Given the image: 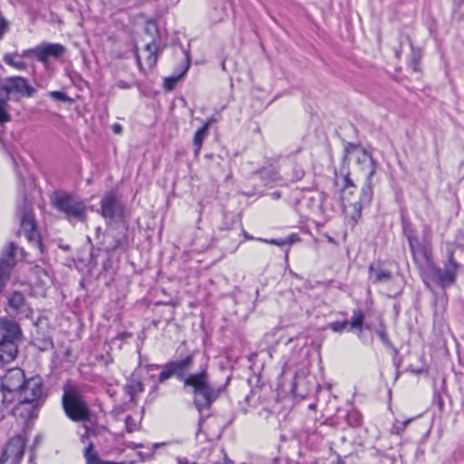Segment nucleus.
<instances>
[{
    "label": "nucleus",
    "instance_id": "1",
    "mask_svg": "<svg viewBox=\"0 0 464 464\" xmlns=\"http://www.w3.org/2000/svg\"><path fill=\"white\" fill-rule=\"evenodd\" d=\"M186 387H190L194 395V404L198 412L208 408L218 398L220 390L214 389L208 382L207 367L201 368L198 372L193 373L186 380Z\"/></svg>",
    "mask_w": 464,
    "mask_h": 464
},
{
    "label": "nucleus",
    "instance_id": "2",
    "mask_svg": "<svg viewBox=\"0 0 464 464\" xmlns=\"http://www.w3.org/2000/svg\"><path fill=\"white\" fill-rule=\"evenodd\" d=\"M54 207L65 214L70 222L84 221L86 218V205L78 198L67 193L55 194Z\"/></svg>",
    "mask_w": 464,
    "mask_h": 464
},
{
    "label": "nucleus",
    "instance_id": "3",
    "mask_svg": "<svg viewBox=\"0 0 464 464\" xmlns=\"http://www.w3.org/2000/svg\"><path fill=\"white\" fill-rule=\"evenodd\" d=\"M26 379L24 371L20 368L9 369L1 378V392L3 393V402L10 403L15 396H18Z\"/></svg>",
    "mask_w": 464,
    "mask_h": 464
},
{
    "label": "nucleus",
    "instance_id": "4",
    "mask_svg": "<svg viewBox=\"0 0 464 464\" xmlns=\"http://www.w3.org/2000/svg\"><path fill=\"white\" fill-rule=\"evenodd\" d=\"M63 405L66 415L74 421H82L89 418L90 411L87 404L74 390L64 391Z\"/></svg>",
    "mask_w": 464,
    "mask_h": 464
},
{
    "label": "nucleus",
    "instance_id": "5",
    "mask_svg": "<svg viewBox=\"0 0 464 464\" xmlns=\"http://www.w3.org/2000/svg\"><path fill=\"white\" fill-rule=\"evenodd\" d=\"M194 362L193 354H189L183 359L171 361L163 366L162 372L159 375V381L163 382L171 376H176L179 381L184 382L186 387V380L189 379L192 374H188Z\"/></svg>",
    "mask_w": 464,
    "mask_h": 464
},
{
    "label": "nucleus",
    "instance_id": "6",
    "mask_svg": "<svg viewBox=\"0 0 464 464\" xmlns=\"http://www.w3.org/2000/svg\"><path fill=\"white\" fill-rule=\"evenodd\" d=\"M17 217L20 220L21 231L24 233L27 239L40 245L32 203L28 202L26 198H24L23 206L18 207Z\"/></svg>",
    "mask_w": 464,
    "mask_h": 464
},
{
    "label": "nucleus",
    "instance_id": "7",
    "mask_svg": "<svg viewBox=\"0 0 464 464\" xmlns=\"http://www.w3.org/2000/svg\"><path fill=\"white\" fill-rule=\"evenodd\" d=\"M2 89L7 95L6 99L15 101H19L23 97H32L35 92V89L29 84L28 81L20 76L6 78Z\"/></svg>",
    "mask_w": 464,
    "mask_h": 464
},
{
    "label": "nucleus",
    "instance_id": "8",
    "mask_svg": "<svg viewBox=\"0 0 464 464\" xmlns=\"http://www.w3.org/2000/svg\"><path fill=\"white\" fill-rule=\"evenodd\" d=\"M430 268L432 277L440 286L446 288L454 285L459 265L455 261L452 253L450 254L448 263L444 268L436 267L433 265Z\"/></svg>",
    "mask_w": 464,
    "mask_h": 464
},
{
    "label": "nucleus",
    "instance_id": "9",
    "mask_svg": "<svg viewBox=\"0 0 464 464\" xmlns=\"http://www.w3.org/2000/svg\"><path fill=\"white\" fill-rule=\"evenodd\" d=\"M25 441L22 435H15L10 439L3 450L0 464H19L24 450Z\"/></svg>",
    "mask_w": 464,
    "mask_h": 464
},
{
    "label": "nucleus",
    "instance_id": "10",
    "mask_svg": "<svg viewBox=\"0 0 464 464\" xmlns=\"http://www.w3.org/2000/svg\"><path fill=\"white\" fill-rule=\"evenodd\" d=\"M65 47L61 44H44L32 49L25 50L24 54H33L43 63L49 58L58 59L65 53Z\"/></svg>",
    "mask_w": 464,
    "mask_h": 464
},
{
    "label": "nucleus",
    "instance_id": "11",
    "mask_svg": "<svg viewBox=\"0 0 464 464\" xmlns=\"http://www.w3.org/2000/svg\"><path fill=\"white\" fill-rule=\"evenodd\" d=\"M19 397L41 404L44 398L43 380L40 376H34L25 381L21 389Z\"/></svg>",
    "mask_w": 464,
    "mask_h": 464
},
{
    "label": "nucleus",
    "instance_id": "12",
    "mask_svg": "<svg viewBox=\"0 0 464 464\" xmlns=\"http://www.w3.org/2000/svg\"><path fill=\"white\" fill-rule=\"evenodd\" d=\"M13 401H16L15 405L12 408V414L24 421L36 417L37 410L41 404L28 401V399L15 396Z\"/></svg>",
    "mask_w": 464,
    "mask_h": 464
},
{
    "label": "nucleus",
    "instance_id": "13",
    "mask_svg": "<svg viewBox=\"0 0 464 464\" xmlns=\"http://www.w3.org/2000/svg\"><path fill=\"white\" fill-rule=\"evenodd\" d=\"M347 153H353L356 157V162L361 166L366 176L373 177L376 172V162L372 157L363 149L355 145L349 144L345 149Z\"/></svg>",
    "mask_w": 464,
    "mask_h": 464
},
{
    "label": "nucleus",
    "instance_id": "14",
    "mask_svg": "<svg viewBox=\"0 0 464 464\" xmlns=\"http://www.w3.org/2000/svg\"><path fill=\"white\" fill-rule=\"evenodd\" d=\"M408 240L413 260L418 265V266L430 267L432 266L430 250L427 246H422L416 238L412 237H409Z\"/></svg>",
    "mask_w": 464,
    "mask_h": 464
},
{
    "label": "nucleus",
    "instance_id": "15",
    "mask_svg": "<svg viewBox=\"0 0 464 464\" xmlns=\"http://www.w3.org/2000/svg\"><path fill=\"white\" fill-rule=\"evenodd\" d=\"M0 333L3 335V341L0 344H15V342L21 337L22 332L18 324L6 317L0 318Z\"/></svg>",
    "mask_w": 464,
    "mask_h": 464
},
{
    "label": "nucleus",
    "instance_id": "16",
    "mask_svg": "<svg viewBox=\"0 0 464 464\" xmlns=\"http://www.w3.org/2000/svg\"><path fill=\"white\" fill-rule=\"evenodd\" d=\"M121 205L117 201L113 192H110L101 201V214L106 219H112L118 211L121 210Z\"/></svg>",
    "mask_w": 464,
    "mask_h": 464
},
{
    "label": "nucleus",
    "instance_id": "17",
    "mask_svg": "<svg viewBox=\"0 0 464 464\" xmlns=\"http://www.w3.org/2000/svg\"><path fill=\"white\" fill-rule=\"evenodd\" d=\"M8 305L16 313L24 314L28 317L32 311L29 305L26 304L24 295L20 292L14 291L10 294L8 297Z\"/></svg>",
    "mask_w": 464,
    "mask_h": 464
},
{
    "label": "nucleus",
    "instance_id": "18",
    "mask_svg": "<svg viewBox=\"0 0 464 464\" xmlns=\"http://www.w3.org/2000/svg\"><path fill=\"white\" fill-rule=\"evenodd\" d=\"M362 208V205L361 203H350L348 202L346 196H343V211L346 218L349 220L352 226H354L361 218Z\"/></svg>",
    "mask_w": 464,
    "mask_h": 464
},
{
    "label": "nucleus",
    "instance_id": "19",
    "mask_svg": "<svg viewBox=\"0 0 464 464\" xmlns=\"http://www.w3.org/2000/svg\"><path fill=\"white\" fill-rule=\"evenodd\" d=\"M25 50L22 53H5L3 57L4 62L18 71H24L27 69V64L24 62V58L30 56L31 54H24Z\"/></svg>",
    "mask_w": 464,
    "mask_h": 464
},
{
    "label": "nucleus",
    "instance_id": "20",
    "mask_svg": "<svg viewBox=\"0 0 464 464\" xmlns=\"http://www.w3.org/2000/svg\"><path fill=\"white\" fill-rule=\"evenodd\" d=\"M370 280L373 284L387 283L392 279V273L380 266L371 265L369 267Z\"/></svg>",
    "mask_w": 464,
    "mask_h": 464
},
{
    "label": "nucleus",
    "instance_id": "21",
    "mask_svg": "<svg viewBox=\"0 0 464 464\" xmlns=\"http://www.w3.org/2000/svg\"><path fill=\"white\" fill-rule=\"evenodd\" d=\"M34 284L42 288L45 289L52 285L53 278L50 274L44 268L36 266L34 269Z\"/></svg>",
    "mask_w": 464,
    "mask_h": 464
},
{
    "label": "nucleus",
    "instance_id": "22",
    "mask_svg": "<svg viewBox=\"0 0 464 464\" xmlns=\"http://www.w3.org/2000/svg\"><path fill=\"white\" fill-rule=\"evenodd\" d=\"M17 354V345L16 344H0V368L4 366L5 363L12 362Z\"/></svg>",
    "mask_w": 464,
    "mask_h": 464
},
{
    "label": "nucleus",
    "instance_id": "23",
    "mask_svg": "<svg viewBox=\"0 0 464 464\" xmlns=\"http://www.w3.org/2000/svg\"><path fill=\"white\" fill-rule=\"evenodd\" d=\"M372 177L366 176L364 186L362 188L361 198L359 203L368 205L372 198Z\"/></svg>",
    "mask_w": 464,
    "mask_h": 464
},
{
    "label": "nucleus",
    "instance_id": "24",
    "mask_svg": "<svg viewBox=\"0 0 464 464\" xmlns=\"http://www.w3.org/2000/svg\"><path fill=\"white\" fill-rule=\"evenodd\" d=\"M145 61L148 68L151 69L157 63V46L154 43L147 44L144 49Z\"/></svg>",
    "mask_w": 464,
    "mask_h": 464
},
{
    "label": "nucleus",
    "instance_id": "25",
    "mask_svg": "<svg viewBox=\"0 0 464 464\" xmlns=\"http://www.w3.org/2000/svg\"><path fill=\"white\" fill-rule=\"evenodd\" d=\"M208 130V123H205L194 135L193 143L196 147L195 154L198 155L201 150L203 140L207 136Z\"/></svg>",
    "mask_w": 464,
    "mask_h": 464
},
{
    "label": "nucleus",
    "instance_id": "26",
    "mask_svg": "<svg viewBox=\"0 0 464 464\" xmlns=\"http://www.w3.org/2000/svg\"><path fill=\"white\" fill-rule=\"evenodd\" d=\"M364 314L362 310L358 309L353 311L351 321L349 322V330L359 329L362 330Z\"/></svg>",
    "mask_w": 464,
    "mask_h": 464
},
{
    "label": "nucleus",
    "instance_id": "27",
    "mask_svg": "<svg viewBox=\"0 0 464 464\" xmlns=\"http://www.w3.org/2000/svg\"><path fill=\"white\" fill-rule=\"evenodd\" d=\"M84 458L87 464H102V460L93 450V444L90 443L84 450Z\"/></svg>",
    "mask_w": 464,
    "mask_h": 464
},
{
    "label": "nucleus",
    "instance_id": "28",
    "mask_svg": "<svg viewBox=\"0 0 464 464\" xmlns=\"http://www.w3.org/2000/svg\"><path fill=\"white\" fill-rule=\"evenodd\" d=\"M140 418L127 416L125 419V426L128 432L131 433L140 429Z\"/></svg>",
    "mask_w": 464,
    "mask_h": 464
},
{
    "label": "nucleus",
    "instance_id": "29",
    "mask_svg": "<svg viewBox=\"0 0 464 464\" xmlns=\"http://www.w3.org/2000/svg\"><path fill=\"white\" fill-rule=\"evenodd\" d=\"M8 99L0 100V123L7 122L11 120V116L8 113Z\"/></svg>",
    "mask_w": 464,
    "mask_h": 464
},
{
    "label": "nucleus",
    "instance_id": "30",
    "mask_svg": "<svg viewBox=\"0 0 464 464\" xmlns=\"http://www.w3.org/2000/svg\"><path fill=\"white\" fill-rule=\"evenodd\" d=\"M347 422L350 426L357 427L362 423V416L356 411H352L347 414Z\"/></svg>",
    "mask_w": 464,
    "mask_h": 464
},
{
    "label": "nucleus",
    "instance_id": "31",
    "mask_svg": "<svg viewBox=\"0 0 464 464\" xmlns=\"http://www.w3.org/2000/svg\"><path fill=\"white\" fill-rule=\"evenodd\" d=\"M349 322L348 321H337L328 324L327 328L331 329L332 331L335 333H342L345 329L348 328Z\"/></svg>",
    "mask_w": 464,
    "mask_h": 464
},
{
    "label": "nucleus",
    "instance_id": "32",
    "mask_svg": "<svg viewBox=\"0 0 464 464\" xmlns=\"http://www.w3.org/2000/svg\"><path fill=\"white\" fill-rule=\"evenodd\" d=\"M411 420H412L411 419H408L401 422L396 421L392 428V432L393 434H397V435L401 434L405 430L406 427L411 423Z\"/></svg>",
    "mask_w": 464,
    "mask_h": 464
},
{
    "label": "nucleus",
    "instance_id": "33",
    "mask_svg": "<svg viewBox=\"0 0 464 464\" xmlns=\"http://www.w3.org/2000/svg\"><path fill=\"white\" fill-rule=\"evenodd\" d=\"M49 95L56 101L69 102L71 99L63 92L53 91L49 92Z\"/></svg>",
    "mask_w": 464,
    "mask_h": 464
},
{
    "label": "nucleus",
    "instance_id": "34",
    "mask_svg": "<svg viewBox=\"0 0 464 464\" xmlns=\"http://www.w3.org/2000/svg\"><path fill=\"white\" fill-rule=\"evenodd\" d=\"M8 29L7 22L5 20L4 17L0 15V39L3 37V35L5 34V32Z\"/></svg>",
    "mask_w": 464,
    "mask_h": 464
},
{
    "label": "nucleus",
    "instance_id": "35",
    "mask_svg": "<svg viewBox=\"0 0 464 464\" xmlns=\"http://www.w3.org/2000/svg\"><path fill=\"white\" fill-rule=\"evenodd\" d=\"M138 456L140 458V459L142 461L144 460H149L150 459H152V457L154 456V451H149V452H138L137 453Z\"/></svg>",
    "mask_w": 464,
    "mask_h": 464
},
{
    "label": "nucleus",
    "instance_id": "36",
    "mask_svg": "<svg viewBox=\"0 0 464 464\" xmlns=\"http://www.w3.org/2000/svg\"><path fill=\"white\" fill-rule=\"evenodd\" d=\"M265 242L266 243H269L271 245H276V246H283L285 245L286 242H288L289 240H284V239H270V240H264Z\"/></svg>",
    "mask_w": 464,
    "mask_h": 464
},
{
    "label": "nucleus",
    "instance_id": "37",
    "mask_svg": "<svg viewBox=\"0 0 464 464\" xmlns=\"http://www.w3.org/2000/svg\"><path fill=\"white\" fill-rule=\"evenodd\" d=\"M344 181H345V190H347L349 188L354 187L353 180L349 177H345ZM345 194H346V191H344V195Z\"/></svg>",
    "mask_w": 464,
    "mask_h": 464
},
{
    "label": "nucleus",
    "instance_id": "38",
    "mask_svg": "<svg viewBox=\"0 0 464 464\" xmlns=\"http://www.w3.org/2000/svg\"><path fill=\"white\" fill-rule=\"evenodd\" d=\"M378 335L380 337V339L384 343H389V340H388V337H387V334L384 331H379L378 332Z\"/></svg>",
    "mask_w": 464,
    "mask_h": 464
},
{
    "label": "nucleus",
    "instance_id": "39",
    "mask_svg": "<svg viewBox=\"0 0 464 464\" xmlns=\"http://www.w3.org/2000/svg\"><path fill=\"white\" fill-rule=\"evenodd\" d=\"M127 447H128V448H130V449H131V450H135V449H137V448H141V447H142V444H140H140H137V443H135V442H129V443L127 444Z\"/></svg>",
    "mask_w": 464,
    "mask_h": 464
},
{
    "label": "nucleus",
    "instance_id": "40",
    "mask_svg": "<svg viewBox=\"0 0 464 464\" xmlns=\"http://www.w3.org/2000/svg\"><path fill=\"white\" fill-rule=\"evenodd\" d=\"M142 390H143L142 384L140 382H137L135 384V391L138 392H142Z\"/></svg>",
    "mask_w": 464,
    "mask_h": 464
},
{
    "label": "nucleus",
    "instance_id": "41",
    "mask_svg": "<svg viewBox=\"0 0 464 464\" xmlns=\"http://www.w3.org/2000/svg\"><path fill=\"white\" fill-rule=\"evenodd\" d=\"M136 58H137V63H138V64H139L140 69L141 71H143L144 69H143V66H142V63H141V61H140V59H141L140 55V54H137V55H136Z\"/></svg>",
    "mask_w": 464,
    "mask_h": 464
},
{
    "label": "nucleus",
    "instance_id": "42",
    "mask_svg": "<svg viewBox=\"0 0 464 464\" xmlns=\"http://www.w3.org/2000/svg\"><path fill=\"white\" fill-rule=\"evenodd\" d=\"M185 55H186V60H187V65H186V68H185V70H184V72H183V74H184V73L187 72V70L188 69V67H189V63H190V62H189V57H188V53H185Z\"/></svg>",
    "mask_w": 464,
    "mask_h": 464
},
{
    "label": "nucleus",
    "instance_id": "43",
    "mask_svg": "<svg viewBox=\"0 0 464 464\" xmlns=\"http://www.w3.org/2000/svg\"><path fill=\"white\" fill-rule=\"evenodd\" d=\"M178 462H179V464H195V463H189L187 459H180V458L178 459Z\"/></svg>",
    "mask_w": 464,
    "mask_h": 464
},
{
    "label": "nucleus",
    "instance_id": "44",
    "mask_svg": "<svg viewBox=\"0 0 464 464\" xmlns=\"http://www.w3.org/2000/svg\"><path fill=\"white\" fill-rule=\"evenodd\" d=\"M161 445H163V443H154V444L152 445V449H151L150 451H154V452H155V450H156L158 448H160Z\"/></svg>",
    "mask_w": 464,
    "mask_h": 464
},
{
    "label": "nucleus",
    "instance_id": "45",
    "mask_svg": "<svg viewBox=\"0 0 464 464\" xmlns=\"http://www.w3.org/2000/svg\"><path fill=\"white\" fill-rule=\"evenodd\" d=\"M113 130L116 133H121V127L119 124L114 125Z\"/></svg>",
    "mask_w": 464,
    "mask_h": 464
},
{
    "label": "nucleus",
    "instance_id": "46",
    "mask_svg": "<svg viewBox=\"0 0 464 464\" xmlns=\"http://www.w3.org/2000/svg\"><path fill=\"white\" fill-rule=\"evenodd\" d=\"M102 464H124V462H113V461L102 460Z\"/></svg>",
    "mask_w": 464,
    "mask_h": 464
},
{
    "label": "nucleus",
    "instance_id": "47",
    "mask_svg": "<svg viewBox=\"0 0 464 464\" xmlns=\"http://www.w3.org/2000/svg\"><path fill=\"white\" fill-rule=\"evenodd\" d=\"M214 121H215V120H214V119H209V120H208V121H207L206 123H208V127H209V126H210V124H211L212 122H214Z\"/></svg>",
    "mask_w": 464,
    "mask_h": 464
},
{
    "label": "nucleus",
    "instance_id": "48",
    "mask_svg": "<svg viewBox=\"0 0 464 464\" xmlns=\"http://www.w3.org/2000/svg\"><path fill=\"white\" fill-rule=\"evenodd\" d=\"M224 464H233L231 459H226Z\"/></svg>",
    "mask_w": 464,
    "mask_h": 464
},
{
    "label": "nucleus",
    "instance_id": "49",
    "mask_svg": "<svg viewBox=\"0 0 464 464\" xmlns=\"http://www.w3.org/2000/svg\"><path fill=\"white\" fill-rule=\"evenodd\" d=\"M4 418V412L3 411L0 410V420H2Z\"/></svg>",
    "mask_w": 464,
    "mask_h": 464
},
{
    "label": "nucleus",
    "instance_id": "50",
    "mask_svg": "<svg viewBox=\"0 0 464 464\" xmlns=\"http://www.w3.org/2000/svg\"><path fill=\"white\" fill-rule=\"evenodd\" d=\"M121 86L123 87V88L127 87V85H125V83H122V85H121Z\"/></svg>",
    "mask_w": 464,
    "mask_h": 464
},
{
    "label": "nucleus",
    "instance_id": "51",
    "mask_svg": "<svg viewBox=\"0 0 464 464\" xmlns=\"http://www.w3.org/2000/svg\"><path fill=\"white\" fill-rule=\"evenodd\" d=\"M121 86L123 87V88L127 87V85H125V83H122V85H121Z\"/></svg>",
    "mask_w": 464,
    "mask_h": 464
},
{
    "label": "nucleus",
    "instance_id": "52",
    "mask_svg": "<svg viewBox=\"0 0 464 464\" xmlns=\"http://www.w3.org/2000/svg\"><path fill=\"white\" fill-rule=\"evenodd\" d=\"M338 464H343L342 460H339L338 461Z\"/></svg>",
    "mask_w": 464,
    "mask_h": 464
}]
</instances>
